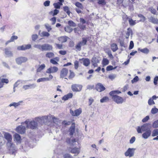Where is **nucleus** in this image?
Listing matches in <instances>:
<instances>
[{
	"mask_svg": "<svg viewBox=\"0 0 158 158\" xmlns=\"http://www.w3.org/2000/svg\"><path fill=\"white\" fill-rule=\"evenodd\" d=\"M138 50L141 52L145 54H148L149 52V50L146 48H144L143 49L139 48L138 49Z\"/></svg>",
	"mask_w": 158,
	"mask_h": 158,
	"instance_id": "nucleus-28",
	"label": "nucleus"
},
{
	"mask_svg": "<svg viewBox=\"0 0 158 158\" xmlns=\"http://www.w3.org/2000/svg\"><path fill=\"white\" fill-rule=\"evenodd\" d=\"M67 37L65 36H63L58 38V40L61 42L63 43L66 42L67 40Z\"/></svg>",
	"mask_w": 158,
	"mask_h": 158,
	"instance_id": "nucleus-32",
	"label": "nucleus"
},
{
	"mask_svg": "<svg viewBox=\"0 0 158 158\" xmlns=\"http://www.w3.org/2000/svg\"><path fill=\"white\" fill-rule=\"evenodd\" d=\"M158 112V109L156 108H153L151 110V113L152 114H155Z\"/></svg>",
	"mask_w": 158,
	"mask_h": 158,
	"instance_id": "nucleus-51",
	"label": "nucleus"
},
{
	"mask_svg": "<svg viewBox=\"0 0 158 158\" xmlns=\"http://www.w3.org/2000/svg\"><path fill=\"white\" fill-rule=\"evenodd\" d=\"M151 131L150 129L146 131L142 135L143 138L144 139H148L150 135L151 134Z\"/></svg>",
	"mask_w": 158,
	"mask_h": 158,
	"instance_id": "nucleus-19",
	"label": "nucleus"
},
{
	"mask_svg": "<svg viewBox=\"0 0 158 158\" xmlns=\"http://www.w3.org/2000/svg\"><path fill=\"white\" fill-rule=\"evenodd\" d=\"M83 65L86 66H88L90 64V60L88 58L82 59Z\"/></svg>",
	"mask_w": 158,
	"mask_h": 158,
	"instance_id": "nucleus-29",
	"label": "nucleus"
},
{
	"mask_svg": "<svg viewBox=\"0 0 158 158\" xmlns=\"http://www.w3.org/2000/svg\"><path fill=\"white\" fill-rule=\"evenodd\" d=\"M16 130L17 132L23 134L26 131V128L23 126L20 125L16 128Z\"/></svg>",
	"mask_w": 158,
	"mask_h": 158,
	"instance_id": "nucleus-12",
	"label": "nucleus"
},
{
	"mask_svg": "<svg viewBox=\"0 0 158 158\" xmlns=\"http://www.w3.org/2000/svg\"><path fill=\"white\" fill-rule=\"evenodd\" d=\"M52 46L48 44H44L42 45V51H49L52 49Z\"/></svg>",
	"mask_w": 158,
	"mask_h": 158,
	"instance_id": "nucleus-16",
	"label": "nucleus"
},
{
	"mask_svg": "<svg viewBox=\"0 0 158 158\" xmlns=\"http://www.w3.org/2000/svg\"><path fill=\"white\" fill-rule=\"evenodd\" d=\"M48 117L50 118H52L54 123L57 122L58 120V119L54 116H47L45 115L40 117H37L35 118V120L36 121L40 124H42L47 122L48 121Z\"/></svg>",
	"mask_w": 158,
	"mask_h": 158,
	"instance_id": "nucleus-3",
	"label": "nucleus"
},
{
	"mask_svg": "<svg viewBox=\"0 0 158 158\" xmlns=\"http://www.w3.org/2000/svg\"><path fill=\"white\" fill-rule=\"evenodd\" d=\"M152 127L154 128L158 127V120L154 122L153 123Z\"/></svg>",
	"mask_w": 158,
	"mask_h": 158,
	"instance_id": "nucleus-54",
	"label": "nucleus"
},
{
	"mask_svg": "<svg viewBox=\"0 0 158 158\" xmlns=\"http://www.w3.org/2000/svg\"><path fill=\"white\" fill-rule=\"evenodd\" d=\"M34 47L35 48H37L40 50H41L42 51V45H41L40 44H36L34 46Z\"/></svg>",
	"mask_w": 158,
	"mask_h": 158,
	"instance_id": "nucleus-56",
	"label": "nucleus"
},
{
	"mask_svg": "<svg viewBox=\"0 0 158 158\" xmlns=\"http://www.w3.org/2000/svg\"><path fill=\"white\" fill-rule=\"evenodd\" d=\"M132 30L131 28H128L126 34V38L128 39L129 37V36L131 35H132Z\"/></svg>",
	"mask_w": 158,
	"mask_h": 158,
	"instance_id": "nucleus-35",
	"label": "nucleus"
},
{
	"mask_svg": "<svg viewBox=\"0 0 158 158\" xmlns=\"http://www.w3.org/2000/svg\"><path fill=\"white\" fill-rule=\"evenodd\" d=\"M63 8L64 10L69 16L71 12L70 11L69 8L67 6H65Z\"/></svg>",
	"mask_w": 158,
	"mask_h": 158,
	"instance_id": "nucleus-36",
	"label": "nucleus"
},
{
	"mask_svg": "<svg viewBox=\"0 0 158 158\" xmlns=\"http://www.w3.org/2000/svg\"><path fill=\"white\" fill-rule=\"evenodd\" d=\"M75 6L81 9H83V6L81 3L77 2L75 3Z\"/></svg>",
	"mask_w": 158,
	"mask_h": 158,
	"instance_id": "nucleus-50",
	"label": "nucleus"
},
{
	"mask_svg": "<svg viewBox=\"0 0 158 158\" xmlns=\"http://www.w3.org/2000/svg\"><path fill=\"white\" fill-rule=\"evenodd\" d=\"M46 66L44 64H42L37 69V72H40L42 70L45 68Z\"/></svg>",
	"mask_w": 158,
	"mask_h": 158,
	"instance_id": "nucleus-37",
	"label": "nucleus"
},
{
	"mask_svg": "<svg viewBox=\"0 0 158 158\" xmlns=\"http://www.w3.org/2000/svg\"><path fill=\"white\" fill-rule=\"evenodd\" d=\"M74 64L75 69H77L79 67V62L78 61L76 60L74 62Z\"/></svg>",
	"mask_w": 158,
	"mask_h": 158,
	"instance_id": "nucleus-59",
	"label": "nucleus"
},
{
	"mask_svg": "<svg viewBox=\"0 0 158 158\" xmlns=\"http://www.w3.org/2000/svg\"><path fill=\"white\" fill-rule=\"evenodd\" d=\"M82 112V110L79 108L74 111L70 110V113L73 116H78Z\"/></svg>",
	"mask_w": 158,
	"mask_h": 158,
	"instance_id": "nucleus-13",
	"label": "nucleus"
},
{
	"mask_svg": "<svg viewBox=\"0 0 158 158\" xmlns=\"http://www.w3.org/2000/svg\"><path fill=\"white\" fill-rule=\"evenodd\" d=\"M13 102L11 104H10L9 105V106L10 107H11L12 106H13L15 107H16L20 105V103L21 102Z\"/></svg>",
	"mask_w": 158,
	"mask_h": 158,
	"instance_id": "nucleus-38",
	"label": "nucleus"
},
{
	"mask_svg": "<svg viewBox=\"0 0 158 158\" xmlns=\"http://www.w3.org/2000/svg\"><path fill=\"white\" fill-rule=\"evenodd\" d=\"M58 70L57 67L56 66H51L46 71V73H54L56 72Z\"/></svg>",
	"mask_w": 158,
	"mask_h": 158,
	"instance_id": "nucleus-11",
	"label": "nucleus"
},
{
	"mask_svg": "<svg viewBox=\"0 0 158 158\" xmlns=\"http://www.w3.org/2000/svg\"><path fill=\"white\" fill-rule=\"evenodd\" d=\"M109 101V98L107 97H103L100 100V102L101 103L106 102Z\"/></svg>",
	"mask_w": 158,
	"mask_h": 158,
	"instance_id": "nucleus-48",
	"label": "nucleus"
},
{
	"mask_svg": "<svg viewBox=\"0 0 158 158\" xmlns=\"http://www.w3.org/2000/svg\"><path fill=\"white\" fill-rule=\"evenodd\" d=\"M4 136L5 139L7 141L6 143V145L10 152L12 155H15V152L16 149L15 148V145L12 142V136L11 135L8 133L4 132Z\"/></svg>",
	"mask_w": 158,
	"mask_h": 158,
	"instance_id": "nucleus-1",
	"label": "nucleus"
},
{
	"mask_svg": "<svg viewBox=\"0 0 158 158\" xmlns=\"http://www.w3.org/2000/svg\"><path fill=\"white\" fill-rule=\"evenodd\" d=\"M149 119V116H147L143 118L142 121L143 123H145L147 122Z\"/></svg>",
	"mask_w": 158,
	"mask_h": 158,
	"instance_id": "nucleus-63",
	"label": "nucleus"
},
{
	"mask_svg": "<svg viewBox=\"0 0 158 158\" xmlns=\"http://www.w3.org/2000/svg\"><path fill=\"white\" fill-rule=\"evenodd\" d=\"M17 36L15 35H13L12 36L10 40L7 41L6 43V44L7 45L9 43L15 40H16L18 39Z\"/></svg>",
	"mask_w": 158,
	"mask_h": 158,
	"instance_id": "nucleus-33",
	"label": "nucleus"
},
{
	"mask_svg": "<svg viewBox=\"0 0 158 158\" xmlns=\"http://www.w3.org/2000/svg\"><path fill=\"white\" fill-rule=\"evenodd\" d=\"M109 63L108 60L106 58H103L102 60V64L103 66H106L108 65Z\"/></svg>",
	"mask_w": 158,
	"mask_h": 158,
	"instance_id": "nucleus-39",
	"label": "nucleus"
},
{
	"mask_svg": "<svg viewBox=\"0 0 158 158\" xmlns=\"http://www.w3.org/2000/svg\"><path fill=\"white\" fill-rule=\"evenodd\" d=\"M24 123H22V124H23ZM24 123L26 125L27 127L30 128L31 129H36L38 126V123L37 121H36L35 118L34 120L30 121L29 119H28L25 121Z\"/></svg>",
	"mask_w": 158,
	"mask_h": 158,
	"instance_id": "nucleus-4",
	"label": "nucleus"
},
{
	"mask_svg": "<svg viewBox=\"0 0 158 158\" xmlns=\"http://www.w3.org/2000/svg\"><path fill=\"white\" fill-rule=\"evenodd\" d=\"M53 78V76L51 74L49 75V77H42L38 79L37 80L38 83L40 82H44L46 81H49Z\"/></svg>",
	"mask_w": 158,
	"mask_h": 158,
	"instance_id": "nucleus-10",
	"label": "nucleus"
},
{
	"mask_svg": "<svg viewBox=\"0 0 158 158\" xmlns=\"http://www.w3.org/2000/svg\"><path fill=\"white\" fill-rule=\"evenodd\" d=\"M87 42V39L85 38H82V41L80 42L76 45V48L78 50L80 51L81 50V47L86 44Z\"/></svg>",
	"mask_w": 158,
	"mask_h": 158,
	"instance_id": "nucleus-8",
	"label": "nucleus"
},
{
	"mask_svg": "<svg viewBox=\"0 0 158 158\" xmlns=\"http://www.w3.org/2000/svg\"><path fill=\"white\" fill-rule=\"evenodd\" d=\"M96 89L98 91L101 92L105 90V88L102 84L98 83L96 85Z\"/></svg>",
	"mask_w": 158,
	"mask_h": 158,
	"instance_id": "nucleus-15",
	"label": "nucleus"
},
{
	"mask_svg": "<svg viewBox=\"0 0 158 158\" xmlns=\"http://www.w3.org/2000/svg\"><path fill=\"white\" fill-rule=\"evenodd\" d=\"M31 44L24 45L18 47L17 49L18 50H25L29 49L31 48Z\"/></svg>",
	"mask_w": 158,
	"mask_h": 158,
	"instance_id": "nucleus-14",
	"label": "nucleus"
},
{
	"mask_svg": "<svg viewBox=\"0 0 158 158\" xmlns=\"http://www.w3.org/2000/svg\"><path fill=\"white\" fill-rule=\"evenodd\" d=\"M70 74L69 77V79H72L75 76V74L74 72H72L71 70H70Z\"/></svg>",
	"mask_w": 158,
	"mask_h": 158,
	"instance_id": "nucleus-55",
	"label": "nucleus"
},
{
	"mask_svg": "<svg viewBox=\"0 0 158 158\" xmlns=\"http://www.w3.org/2000/svg\"><path fill=\"white\" fill-rule=\"evenodd\" d=\"M54 56V53L52 52H48L46 54V57L49 58H52Z\"/></svg>",
	"mask_w": 158,
	"mask_h": 158,
	"instance_id": "nucleus-44",
	"label": "nucleus"
},
{
	"mask_svg": "<svg viewBox=\"0 0 158 158\" xmlns=\"http://www.w3.org/2000/svg\"><path fill=\"white\" fill-rule=\"evenodd\" d=\"M111 48L113 52H115L118 49L117 45L115 44H112L111 45Z\"/></svg>",
	"mask_w": 158,
	"mask_h": 158,
	"instance_id": "nucleus-34",
	"label": "nucleus"
},
{
	"mask_svg": "<svg viewBox=\"0 0 158 158\" xmlns=\"http://www.w3.org/2000/svg\"><path fill=\"white\" fill-rule=\"evenodd\" d=\"M44 26L48 32H49L52 29L51 26L48 23L45 24Z\"/></svg>",
	"mask_w": 158,
	"mask_h": 158,
	"instance_id": "nucleus-42",
	"label": "nucleus"
},
{
	"mask_svg": "<svg viewBox=\"0 0 158 158\" xmlns=\"http://www.w3.org/2000/svg\"><path fill=\"white\" fill-rule=\"evenodd\" d=\"M128 21L129 22L130 25L131 26H133L136 23V20H133L131 18L128 19Z\"/></svg>",
	"mask_w": 158,
	"mask_h": 158,
	"instance_id": "nucleus-41",
	"label": "nucleus"
},
{
	"mask_svg": "<svg viewBox=\"0 0 158 158\" xmlns=\"http://www.w3.org/2000/svg\"><path fill=\"white\" fill-rule=\"evenodd\" d=\"M36 86L35 84H30L23 86L22 88L24 90H26L34 88Z\"/></svg>",
	"mask_w": 158,
	"mask_h": 158,
	"instance_id": "nucleus-18",
	"label": "nucleus"
},
{
	"mask_svg": "<svg viewBox=\"0 0 158 158\" xmlns=\"http://www.w3.org/2000/svg\"><path fill=\"white\" fill-rule=\"evenodd\" d=\"M68 24L70 27H75L76 26V24L71 20L69 21H68Z\"/></svg>",
	"mask_w": 158,
	"mask_h": 158,
	"instance_id": "nucleus-46",
	"label": "nucleus"
},
{
	"mask_svg": "<svg viewBox=\"0 0 158 158\" xmlns=\"http://www.w3.org/2000/svg\"><path fill=\"white\" fill-rule=\"evenodd\" d=\"M64 30L66 32L70 33L73 31V29L70 26H67L64 28Z\"/></svg>",
	"mask_w": 158,
	"mask_h": 158,
	"instance_id": "nucleus-40",
	"label": "nucleus"
},
{
	"mask_svg": "<svg viewBox=\"0 0 158 158\" xmlns=\"http://www.w3.org/2000/svg\"><path fill=\"white\" fill-rule=\"evenodd\" d=\"M74 31L75 33L80 34L81 33V31L78 28H75L74 29Z\"/></svg>",
	"mask_w": 158,
	"mask_h": 158,
	"instance_id": "nucleus-57",
	"label": "nucleus"
},
{
	"mask_svg": "<svg viewBox=\"0 0 158 158\" xmlns=\"http://www.w3.org/2000/svg\"><path fill=\"white\" fill-rule=\"evenodd\" d=\"M138 17L141 18L139 20L140 21L144 22L146 20V18L145 16L142 14H139L138 15Z\"/></svg>",
	"mask_w": 158,
	"mask_h": 158,
	"instance_id": "nucleus-43",
	"label": "nucleus"
},
{
	"mask_svg": "<svg viewBox=\"0 0 158 158\" xmlns=\"http://www.w3.org/2000/svg\"><path fill=\"white\" fill-rule=\"evenodd\" d=\"M78 27L80 29L82 30H84L85 29L86 27L83 24H81V23L78 24Z\"/></svg>",
	"mask_w": 158,
	"mask_h": 158,
	"instance_id": "nucleus-52",
	"label": "nucleus"
},
{
	"mask_svg": "<svg viewBox=\"0 0 158 158\" xmlns=\"http://www.w3.org/2000/svg\"><path fill=\"white\" fill-rule=\"evenodd\" d=\"M82 86L81 85L74 84L71 85V89L73 92H78L81 91Z\"/></svg>",
	"mask_w": 158,
	"mask_h": 158,
	"instance_id": "nucleus-7",
	"label": "nucleus"
},
{
	"mask_svg": "<svg viewBox=\"0 0 158 158\" xmlns=\"http://www.w3.org/2000/svg\"><path fill=\"white\" fill-rule=\"evenodd\" d=\"M158 135V129H155L152 132V136L153 137Z\"/></svg>",
	"mask_w": 158,
	"mask_h": 158,
	"instance_id": "nucleus-45",
	"label": "nucleus"
},
{
	"mask_svg": "<svg viewBox=\"0 0 158 158\" xmlns=\"http://www.w3.org/2000/svg\"><path fill=\"white\" fill-rule=\"evenodd\" d=\"M38 38V35L36 34L33 35L32 36V39L33 41H35Z\"/></svg>",
	"mask_w": 158,
	"mask_h": 158,
	"instance_id": "nucleus-62",
	"label": "nucleus"
},
{
	"mask_svg": "<svg viewBox=\"0 0 158 158\" xmlns=\"http://www.w3.org/2000/svg\"><path fill=\"white\" fill-rule=\"evenodd\" d=\"M14 139L15 141L17 143H20L21 142V138L20 135L16 133L14 135Z\"/></svg>",
	"mask_w": 158,
	"mask_h": 158,
	"instance_id": "nucleus-22",
	"label": "nucleus"
},
{
	"mask_svg": "<svg viewBox=\"0 0 158 158\" xmlns=\"http://www.w3.org/2000/svg\"><path fill=\"white\" fill-rule=\"evenodd\" d=\"M149 21L153 23H158V19L157 18H155L153 16H151L148 18Z\"/></svg>",
	"mask_w": 158,
	"mask_h": 158,
	"instance_id": "nucleus-20",
	"label": "nucleus"
},
{
	"mask_svg": "<svg viewBox=\"0 0 158 158\" xmlns=\"http://www.w3.org/2000/svg\"><path fill=\"white\" fill-rule=\"evenodd\" d=\"M135 150V149L133 148H128L124 153L125 156L126 157L129 156V157L133 156Z\"/></svg>",
	"mask_w": 158,
	"mask_h": 158,
	"instance_id": "nucleus-6",
	"label": "nucleus"
},
{
	"mask_svg": "<svg viewBox=\"0 0 158 158\" xmlns=\"http://www.w3.org/2000/svg\"><path fill=\"white\" fill-rule=\"evenodd\" d=\"M91 62L92 63V65L94 67H97L98 66L97 64L99 62V60L96 57H94L92 59Z\"/></svg>",
	"mask_w": 158,
	"mask_h": 158,
	"instance_id": "nucleus-21",
	"label": "nucleus"
},
{
	"mask_svg": "<svg viewBox=\"0 0 158 158\" xmlns=\"http://www.w3.org/2000/svg\"><path fill=\"white\" fill-rule=\"evenodd\" d=\"M139 80V78L138 76H136L131 81V83L133 84L137 82Z\"/></svg>",
	"mask_w": 158,
	"mask_h": 158,
	"instance_id": "nucleus-53",
	"label": "nucleus"
},
{
	"mask_svg": "<svg viewBox=\"0 0 158 158\" xmlns=\"http://www.w3.org/2000/svg\"><path fill=\"white\" fill-rule=\"evenodd\" d=\"M119 42L120 43V45L121 47H123L124 48H125L126 47V45L124 44V41L123 40H120L119 41Z\"/></svg>",
	"mask_w": 158,
	"mask_h": 158,
	"instance_id": "nucleus-60",
	"label": "nucleus"
},
{
	"mask_svg": "<svg viewBox=\"0 0 158 158\" xmlns=\"http://www.w3.org/2000/svg\"><path fill=\"white\" fill-rule=\"evenodd\" d=\"M40 32H41V31L40 30L39 31V35H40V36H41V37H48L50 35V34L48 33V31L46 32V31H43L41 33H40Z\"/></svg>",
	"mask_w": 158,
	"mask_h": 158,
	"instance_id": "nucleus-26",
	"label": "nucleus"
},
{
	"mask_svg": "<svg viewBox=\"0 0 158 158\" xmlns=\"http://www.w3.org/2000/svg\"><path fill=\"white\" fill-rule=\"evenodd\" d=\"M59 61V58L58 57H56L55 58L51 59L50 60V62L53 64L56 65L58 64V62Z\"/></svg>",
	"mask_w": 158,
	"mask_h": 158,
	"instance_id": "nucleus-25",
	"label": "nucleus"
},
{
	"mask_svg": "<svg viewBox=\"0 0 158 158\" xmlns=\"http://www.w3.org/2000/svg\"><path fill=\"white\" fill-rule=\"evenodd\" d=\"M158 81V76H156L154 79V83L155 85H157V81Z\"/></svg>",
	"mask_w": 158,
	"mask_h": 158,
	"instance_id": "nucleus-64",
	"label": "nucleus"
},
{
	"mask_svg": "<svg viewBox=\"0 0 158 158\" xmlns=\"http://www.w3.org/2000/svg\"><path fill=\"white\" fill-rule=\"evenodd\" d=\"M134 46V44L132 41H131L130 42V45L129 46V49H132Z\"/></svg>",
	"mask_w": 158,
	"mask_h": 158,
	"instance_id": "nucleus-61",
	"label": "nucleus"
},
{
	"mask_svg": "<svg viewBox=\"0 0 158 158\" xmlns=\"http://www.w3.org/2000/svg\"><path fill=\"white\" fill-rule=\"evenodd\" d=\"M5 54H6V55H7V56L8 57H10V56H13L12 53V52L11 51L9 50L8 48H5Z\"/></svg>",
	"mask_w": 158,
	"mask_h": 158,
	"instance_id": "nucleus-30",
	"label": "nucleus"
},
{
	"mask_svg": "<svg viewBox=\"0 0 158 158\" xmlns=\"http://www.w3.org/2000/svg\"><path fill=\"white\" fill-rule=\"evenodd\" d=\"M73 96V94L72 93H69L68 94L64 95L62 98V99L66 101L69 99L71 98Z\"/></svg>",
	"mask_w": 158,
	"mask_h": 158,
	"instance_id": "nucleus-23",
	"label": "nucleus"
},
{
	"mask_svg": "<svg viewBox=\"0 0 158 158\" xmlns=\"http://www.w3.org/2000/svg\"><path fill=\"white\" fill-rule=\"evenodd\" d=\"M148 10L150 11L152 14L156 15H158V12L156 11V10L153 7L151 6L149 7L148 8Z\"/></svg>",
	"mask_w": 158,
	"mask_h": 158,
	"instance_id": "nucleus-27",
	"label": "nucleus"
},
{
	"mask_svg": "<svg viewBox=\"0 0 158 158\" xmlns=\"http://www.w3.org/2000/svg\"><path fill=\"white\" fill-rule=\"evenodd\" d=\"M148 103L149 105H152L155 104V102L154 101L153 99L151 98H150L148 100Z\"/></svg>",
	"mask_w": 158,
	"mask_h": 158,
	"instance_id": "nucleus-49",
	"label": "nucleus"
},
{
	"mask_svg": "<svg viewBox=\"0 0 158 158\" xmlns=\"http://www.w3.org/2000/svg\"><path fill=\"white\" fill-rule=\"evenodd\" d=\"M121 93L119 90H114L110 93V95L111 96L113 100L117 104H121L124 102L123 98L120 96L117 95V94Z\"/></svg>",
	"mask_w": 158,
	"mask_h": 158,
	"instance_id": "nucleus-2",
	"label": "nucleus"
},
{
	"mask_svg": "<svg viewBox=\"0 0 158 158\" xmlns=\"http://www.w3.org/2000/svg\"><path fill=\"white\" fill-rule=\"evenodd\" d=\"M27 58L23 56L19 57L15 59L16 62L18 65H21L22 63L27 61Z\"/></svg>",
	"mask_w": 158,
	"mask_h": 158,
	"instance_id": "nucleus-9",
	"label": "nucleus"
},
{
	"mask_svg": "<svg viewBox=\"0 0 158 158\" xmlns=\"http://www.w3.org/2000/svg\"><path fill=\"white\" fill-rule=\"evenodd\" d=\"M68 73V69L66 68H63L61 70L60 73V77L64 78L66 76Z\"/></svg>",
	"mask_w": 158,
	"mask_h": 158,
	"instance_id": "nucleus-17",
	"label": "nucleus"
},
{
	"mask_svg": "<svg viewBox=\"0 0 158 158\" xmlns=\"http://www.w3.org/2000/svg\"><path fill=\"white\" fill-rule=\"evenodd\" d=\"M75 131V126L74 124L73 123L70 127V128L69 131V135H73Z\"/></svg>",
	"mask_w": 158,
	"mask_h": 158,
	"instance_id": "nucleus-24",
	"label": "nucleus"
},
{
	"mask_svg": "<svg viewBox=\"0 0 158 158\" xmlns=\"http://www.w3.org/2000/svg\"><path fill=\"white\" fill-rule=\"evenodd\" d=\"M149 125L150 124L149 123H145L141 126L138 127L136 128L137 132L138 133H141L142 131H145L150 129L149 127Z\"/></svg>",
	"mask_w": 158,
	"mask_h": 158,
	"instance_id": "nucleus-5",
	"label": "nucleus"
},
{
	"mask_svg": "<svg viewBox=\"0 0 158 158\" xmlns=\"http://www.w3.org/2000/svg\"><path fill=\"white\" fill-rule=\"evenodd\" d=\"M0 82H2V84H3L4 83L6 84H7L9 82V80L7 79L0 78Z\"/></svg>",
	"mask_w": 158,
	"mask_h": 158,
	"instance_id": "nucleus-47",
	"label": "nucleus"
},
{
	"mask_svg": "<svg viewBox=\"0 0 158 158\" xmlns=\"http://www.w3.org/2000/svg\"><path fill=\"white\" fill-rule=\"evenodd\" d=\"M69 143L71 146H74L75 145V144L74 143L76 142V140L75 139H72L70 140H69Z\"/></svg>",
	"mask_w": 158,
	"mask_h": 158,
	"instance_id": "nucleus-58",
	"label": "nucleus"
},
{
	"mask_svg": "<svg viewBox=\"0 0 158 158\" xmlns=\"http://www.w3.org/2000/svg\"><path fill=\"white\" fill-rule=\"evenodd\" d=\"M70 152L73 153L78 154L80 152V149L75 148H72Z\"/></svg>",
	"mask_w": 158,
	"mask_h": 158,
	"instance_id": "nucleus-31",
	"label": "nucleus"
}]
</instances>
